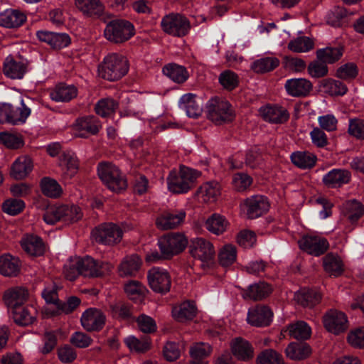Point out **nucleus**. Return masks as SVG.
<instances>
[{
	"instance_id": "f257e3e1",
	"label": "nucleus",
	"mask_w": 364,
	"mask_h": 364,
	"mask_svg": "<svg viewBox=\"0 0 364 364\" xmlns=\"http://www.w3.org/2000/svg\"><path fill=\"white\" fill-rule=\"evenodd\" d=\"M128 70V60L124 56L117 53H110L105 56L98 67L99 75L109 81L120 79Z\"/></svg>"
},
{
	"instance_id": "f03ea898",
	"label": "nucleus",
	"mask_w": 364,
	"mask_h": 364,
	"mask_svg": "<svg viewBox=\"0 0 364 364\" xmlns=\"http://www.w3.org/2000/svg\"><path fill=\"white\" fill-rule=\"evenodd\" d=\"M200 173L186 166H181L178 171H172L167 178L168 190L173 193H187L194 185Z\"/></svg>"
},
{
	"instance_id": "7ed1b4c3",
	"label": "nucleus",
	"mask_w": 364,
	"mask_h": 364,
	"mask_svg": "<svg viewBox=\"0 0 364 364\" xmlns=\"http://www.w3.org/2000/svg\"><path fill=\"white\" fill-rule=\"evenodd\" d=\"M97 173L103 183L113 192H119L127 186L124 176L118 167L112 163H100Z\"/></svg>"
},
{
	"instance_id": "20e7f679",
	"label": "nucleus",
	"mask_w": 364,
	"mask_h": 364,
	"mask_svg": "<svg viewBox=\"0 0 364 364\" xmlns=\"http://www.w3.org/2000/svg\"><path fill=\"white\" fill-rule=\"evenodd\" d=\"M206 108L208 119L216 124L230 122L235 117L230 104L219 97L211 98Z\"/></svg>"
},
{
	"instance_id": "39448f33",
	"label": "nucleus",
	"mask_w": 364,
	"mask_h": 364,
	"mask_svg": "<svg viewBox=\"0 0 364 364\" xmlns=\"http://www.w3.org/2000/svg\"><path fill=\"white\" fill-rule=\"evenodd\" d=\"M161 26L166 33L175 37H183L191 29L188 19L178 13H171L164 16L161 19Z\"/></svg>"
},
{
	"instance_id": "423d86ee",
	"label": "nucleus",
	"mask_w": 364,
	"mask_h": 364,
	"mask_svg": "<svg viewBox=\"0 0 364 364\" xmlns=\"http://www.w3.org/2000/svg\"><path fill=\"white\" fill-rule=\"evenodd\" d=\"M188 245V240L181 233L167 234L158 240V246L165 259H171L182 252Z\"/></svg>"
},
{
	"instance_id": "0eeeda50",
	"label": "nucleus",
	"mask_w": 364,
	"mask_h": 364,
	"mask_svg": "<svg viewBox=\"0 0 364 364\" xmlns=\"http://www.w3.org/2000/svg\"><path fill=\"white\" fill-rule=\"evenodd\" d=\"M95 241L104 245L113 246L121 242L123 237L122 228L113 223H105L92 232Z\"/></svg>"
},
{
	"instance_id": "6e6552de",
	"label": "nucleus",
	"mask_w": 364,
	"mask_h": 364,
	"mask_svg": "<svg viewBox=\"0 0 364 364\" xmlns=\"http://www.w3.org/2000/svg\"><path fill=\"white\" fill-rule=\"evenodd\" d=\"M105 38L114 43H122L134 35V26L126 20H114L109 22L104 31Z\"/></svg>"
},
{
	"instance_id": "1a4fd4ad",
	"label": "nucleus",
	"mask_w": 364,
	"mask_h": 364,
	"mask_svg": "<svg viewBox=\"0 0 364 364\" xmlns=\"http://www.w3.org/2000/svg\"><path fill=\"white\" fill-rule=\"evenodd\" d=\"M77 264L81 275L86 277H99L109 274L113 266L106 262L95 260L91 257L77 258Z\"/></svg>"
},
{
	"instance_id": "9d476101",
	"label": "nucleus",
	"mask_w": 364,
	"mask_h": 364,
	"mask_svg": "<svg viewBox=\"0 0 364 364\" xmlns=\"http://www.w3.org/2000/svg\"><path fill=\"white\" fill-rule=\"evenodd\" d=\"M30 114L31 109L24 104L23 100L18 107H14L9 103H0V123H9L14 125L23 124Z\"/></svg>"
},
{
	"instance_id": "9b49d317",
	"label": "nucleus",
	"mask_w": 364,
	"mask_h": 364,
	"mask_svg": "<svg viewBox=\"0 0 364 364\" xmlns=\"http://www.w3.org/2000/svg\"><path fill=\"white\" fill-rule=\"evenodd\" d=\"M189 252L194 259L201 261L203 265L210 264L215 255L213 245L202 237L194 238L191 241Z\"/></svg>"
},
{
	"instance_id": "f8f14e48",
	"label": "nucleus",
	"mask_w": 364,
	"mask_h": 364,
	"mask_svg": "<svg viewBox=\"0 0 364 364\" xmlns=\"http://www.w3.org/2000/svg\"><path fill=\"white\" fill-rule=\"evenodd\" d=\"M325 328L330 333L339 335L348 327V318L345 313L337 309H330L323 317Z\"/></svg>"
},
{
	"instance_id": "ddd939ff",
	"label": "nucleus",
	"mask_w": 364,
	"mask_h": 364,
	"mask_svg": "<svg viewBox=\"0 0 364 364\" xmlns=\"http://www.w3.org/2000/svg\"><path fill=\"white\" fill-rule=\"evenodd\" d=\"M147 279L150 288L155 292L165 294L171 288V277L166 269L154 267L147 274Z\"/></svg>"
},
{
	"instance_id": "4468645a",
	"label": "nucleus",
	"mask_w": 364,
	"mask_h": 364,
	"mask_svg": "<svg viewBox=\"0 0 364 364\" xmlns=\"http://www.w3.org/2000/svg\"><path fill=\"white\" fill-rule=\"evenodd\" d=\"M273 312L269 307L257 304L249 308L247 314V322L252 326L264 327L272 321Z\"/></svg>"
},
{
	"instance_id": "2eb2a0df",
	"label": "nucleus",
	"mask_w": 364,
	"mask_h": 364,
	"mask_svg": "<svg viewBox=\"0 0 364 364\" xmlns=\"http://www.w3.org/2000/svg\"><path fill=\"white\" fill-rule=\"evenodd\" d=\"M299 247L309 255L318 257L323 255L328 248L327 240L319 235H307L299 240Z\"/></svg>"
},
{
	"instance_id": "dca6fc26",
	"label": "nucleus",
	"mask_w": 364,
	"mask_h": 364,
	"mask_svg": "<svg viewBox=\"0 0 364 364\" xmlns=\"http://www.w3.org/2000/svg\"><path fill=\"white\" fill-rule=\"evenodd\" d=\"M183 210L165 211L159 215L156 219V225L160 230H166L179 226L186 218Z\"/></svg>"
},
{
	"instance_id": "f3484780",
	"label": "nucleus",
	"mask_w": 364,
	"mask_h": 364,
	"mask_svg": "<svg viewBox=\"0 0 364 364\" xmlns=\"http://www.w3.org/2000/svg\"><path fill=\"white\" fill-rule=\"evenodd\" d=\"M106 317L103 312L95 308L87 309L82 315L80 321L87 331H98L105 323Z\"/></svg>"
},
{
	"instance_id": "a211bd4d",
	"label": "nucleus",
	"mask_w": 364,
	"mask_h": 364,
	"mask_svg": "<svg viewBox=\"0 0 364 364\" xmlns=\"http://www.w3.org/2000/svg\"><path fill=\"white\" fill-rule=\"evenodd\" d=\"M267 199L262 196H254L247 198L242 204L248 218L254 219L261 216L269 209Z\"/></svg>"
},
{
	"instance_id": "6ab92c4d",
	"label": "nucleus",
	"mask_w": 364,
	"mask_h": 364,
	"mask_svg": "<svg viewBox=\"0 0 364 364\" xmlns=\"http://www.w3.org/2000/svg\"><path fill=\"white\" fill-rule=\"evenodd\" d=\"M101 127L95 117L87 116L76 119L73 124V130L75 132L76 136L85 138L90 134H96Z\"/></svg>"
},
{
	"instance_id": "aec40b11",
	"label": "nucleus",
	"mask_w": 364,
	"mask_h": 364,
	"mask_svg": "<svg viewBox=\"0 0 364 364\" xmlns=\"http://www.w3.org/2000/svg\"><path fill=\"white\" fill-rule=\"evenodd\" d=\"M28 291L25 287H14L4 291L3 300L11 311L22 306L28 300Z\"/></svg>"
},
{
	"instance_id": "412c9836",
	"label": "nucleus",
	"mask_w": 364,
	"mask_h": 364,
	"mask_svg": "<svg viewBox=\"0 0 364 364\" xmlns=\"http://www.w3.org/2000/svg\"><path fill=\"white\" fill-rule=\"evenodd\" d=\"M28 63L26 60L14 58L12 55L6 58L4 63V73L11 79H21L27 72Z\"/></svg>"
},
{
	"instance_id": "4be33fe9",
	"label": "nucleus",
	"mask_w": 364,
	"mask_h": 364,
	"mask_svg": "<svg viewBox=\"0 0 364 364\" xmlns=\"http://www.w3.org/2000/svg\"><path fill=\"white\" fill-rule=\"evenodd\" d=\"M351 179V173L344 168H333L323 175L322 182L329 188H337L347 184Z\"/></svg>"
},
{
	"instance_id": "5701e85b",
	"label": "nucleus",
	"mask_w": 364,
	"mask_h": 364,
	"mask_svg": "<svg viewBox=\"0 0 364 364\" xmlns=\"http://www.w3.org/2000/svg\"><path fill=\"white\" fill-rule=\"evenodd\" d=\"M36 36L39 41L46 43L54 49H62L70 43V36L65 33L38 31Z\"/></svg>"
},
{
	"instance_id": "b1692460",
	"label": "nucleus",
	"mask_w": 364,
	"mask_h": 364,
	"mask_svg": "<svg viewBox=\"0 0 364 364\" xmlns=\"http://www.w3.org/2000/svg\"><path fill=\"white\" fill-rule=\"evenodd\" d=\"M26 21V14L20 10L6 9L0 13V26L6 28H17Z\"/></svg>"
},
{
	"instance_id": "393cba45",
	"label": "nucleus",
	"mask_w": 364,
	"mask_h": 364,
	"mask_svg": "<svg viewBox=\"0 0 364 364\" xmlns=\"http://www.w3.org/2000/svg\"><path fill=\"white\" fill-rule=\"evenodd\" d=\"M284 87L292 97H305L311 90L312 83L305 78H292L286 81Z\"/></svg>"
},
{
	"instance_id": "a878e982",
	"label": "nucleus",
	"mask_w": 364,
	"mask_h": 364,
	"mask_svg": "<svg viewBox=\"0 0 364 364\" xmlns=\"http://www.w3.org/2000/svg\"><path fill=\"white\" fill-rule=\"evenodd\" d=\"M232 354L240 360L248 361L254 357V348L247 340L237 337L231 342Z\"/></svg>"
},
{
	"instance_id": "bb28decb",
	"label": "nucleus",
	"mask_w": 364,
	"mask_h": 364,
	"mask_svg": "<svg viewBox=\"0 0 364 364\" xmlns=\"http://www.w3.org/2000/svg\"><path fill=\"white\" fill-rule=\"evenodd\" d=\"M259 114L267 122L284 123L289 117L287 110L282 107L267 105L259 109Z\"/></svg>"
},
{
	"instance_id": "cd10ccee",
	"label": "nucleus",
	"mask_w": 364,
	"mask_h": 364,
	"mask_svg": "<svg viewBox=\"0 0 364 364\" xmlns=\"http://www.w3.org/2000/svg\"><path fill=\"white\" fill-rule=\"evenodd\" d=\"M77 89L73 85L60 83L57 85L50 92L52 100L57 102H67L76 97Z\"/></svg>"
},
{
	"instance_id": "c85d7f7f",
	"label": "nucleus",
	"mask_w": 364,
	"mask_h": 364,
	"mask_svg": "<svg viewBox=\"0 0 364 364\" xmlns=\"http://www.w3.org/2000/svg\"><path fill=\"white\" fill-rule=\"evenodd\" d=\"M23 250L31 256H41L45 252V245L41 238L33 234H27L21 240Z\"/></svg>"
},
{
	"instance_id": "c756f323",
	"label": "nucleus",
	"mask_w": 364,
	"mask_h": 364,
	"mask_svg": "<svg viewBox=\"0 0 364 364\" xmlns=\"http://www.w3.org/2000/svg\"><path fill=\"white\" fill-rule=\"evenodd\" d=\"M179 106L189 117L196 118L202 113L201 105L197 101L196 95L191 93L183 95L181 97Z\"/></svg>"
},
{
	"instance_id": "7c9ffc66",
	"label": "nucleus",
	"mask_w": 364,
	"mask_h": 364,
	"mask_svg": "<svg viewBox=\"0 0 364 364\" xmlns=\"http://www.w3.org/2000/svg\"><path fill=\"white\" fill-rule=\"evenodd\" d=\"M20 260L9 254L0 257V274L4 277H16L20 272Z\"/></svg>"
},
{
	"instance_id": "2f4dec72",
	"label": "nucleus",
	"mask_w": 364,
	"mask_h": 364,
	"mask_svg": "<svg viewBox=\"0 0 364 364\" xmlns=\"http://www.w3.org/2000/svg\"><path fill=\"white\" fill-rule=\"evenodd\" d=\"M221 193V187L216 181L203 184L198 191V195L204 203L215 202Z\"/></svg>"
},
{
	"instance_id": "473e14b6",
	"label": "nucleus",
	"mask_w": 364,
	"mask_h": 364,
	"mask_svg": "<svg viewBox=\"0 0 364 364\" xmlns=\"http://www.w3.org/2000/svg\"><path fill=\"white\" fill-rule=\"evenodd\" d=\"M272 290V287L265 282L255 283L248 287L242 293V296L254 301L262 300L268 296Z\"/></svg>"
},
{
	"instance_id": "72a5a7b5",
	"label": "nucleus",
	"mask_w": 364,
	"mask_h": 364,
	"mask_svg": "<svg viewBox=\"0 0 364 364\" xmlns=\"http://www.w3.org/2000/svg\"><path fill=\"white\" fill-rule=\"evenodd\" d=\"M33 169V162L27 156H21L14 162L11 175L16 179L25 178Z\"/></svg>"
},
{
	"instance_id": "f704fd0d",
	"label": "nucleus",
	"mask_w": 364,
	"mask_h": 364,
	"mask_svg": "<svg viewBox=\"0 0 364 364\" xmlns=\"http://www.w3.org/2000/svg\"><path fill=\"white\" fill-rule=\"evenodd\" d=\"M196 314V308L193 302L184 301L172 309V315L175 320L184 322L191 320Z\"/></svg>"
},
{
	"instance_id": "c9c22d12",
	"label": "nucleus",
	"mask_w": 364,
	"mask_h": 364,
	"mask_svg": "<svg viewBox=\"0 0 364 364\" xmlns=\"http://www.w3.org/2000/svg\"><path fill=\"white\" fill-rule=\"evenodd\" d=\"M59 164L66 178L75 176L79 168V162L75 154L73 152L64 153L60 159Z\"/></svg>"
},
{
	"instance_id": "e433bc0d",
	"label": "nucleus",
	"mask_w": 364,
	"mask_h": 364,
	"mask_svg": "<svg viewBox=\"0 0 364 364\" xmlns=\"http://www.w3.org/2000/svg\"><path fill=\"white\" fill-rule=\"evenodd\" d=\"M320 294L316 290L303 289L294 294L295 301L304 307L311 308L321 300Z\"/></svg>"
},
{
	"instance_id": "4c0bfd02",
	"label": "nucleus",
	"mask_w": 364,
	"mask_h": 364,
	"mask_svg": "<svg viewBox=\"0 0 364 364\" xmlns=\"http://www.w3.org/2000/svg\"><path fill=\"white\" fill-rule=\"evenodd\" d=\"M141 264L140 257L136 255L127 256L119 267V274L121 277L134 275Z\"/></svg>"
},
{
	"instance_id": "58836bf2",
	"label": "nucleus",
	"mask_w": 364,
	"mask_h": 364,
	"mask_svg": "<svg viewBox=\"0 0 364 364\" xmlns=\"http://www.w3.org/2000/svg\"><path fill=\"white\" fill-rule=\"evenodd\" d=\"M291 162L298 168L308 169L314 167L317 157L309 151H295L291 154Z\"/></svg>"
},
{
	"instance_id": "ea45409f",
	"label": "nucleus",
	"mask_w": 364,
	"mask_h": 364,
	"mask_svg": "<svg viewBox=\"0 0 364 364\" xmlns=\"http://www.w3.org/2000/svg\"><path fill=\"white\" fill-rule=\"evenodd\" d=\"M343 54L341 47H326L318 49L316 52V58L326 64H333L338 61Z\"/></svg>"
},
{
	"instance_id": "a19ab883",
	"label": "nucleus",
	"mask_w": 364,
	"mask_h": 364,
	"mask_svg": "<svg viewBox=\"0 0 364 364\" xmlns=\"http://www.w3.org/2000/svg\"><path fill=\"white\" fill-rule=\"evenodd\" d=\"M14 321L20 326H28L35 321V311L33 307H18L11 310Z\"/></svg>"
},
{
	"instance_id": "79ce46f5",
	"label": "nucleus",
	"mask_w": 364,
	"mask_h": 364,
	"mask_svg": "<svg viewBox=\"0 0 364 364\" xmlns=\"http://www.w3.org/2000/svg\"><path fill=\"white\" fill-rule=\"evenodd\" d=\"M311 353V348L306 343H291L286 348L287 355L291 360H301L308 358Z\"/></svg>"
},
{
	"instance_id": "37998d69",
	"label": "nucleus",
	"mask_w": 364,
	"mask_h": 364,
	"mask_svg": "<svg viewBox=\"0 0 364 364\" xmlns=\"http://www.w3.org/2000/svg\"><path fill=\"white\" fill-rule=\"evenodd\" d=\"M323 268L331 276L338 277L343 272V264L338 255L328 254L323 257Z\"/></svg>"
},
{
	"instance_id": "c03bdc74",
	"label": "nucleus",
	"mask_w": 364,
	"mask_h": 364,
	"mask_svg": "<svg viewBox=\"0 0 364 364\" xmlns=\"http://www.w3.org/2000/svg\"><path fill=\"white\" fill-rule=\"evenodd\" d=\"M76 7L87 16L100 15L104 10L99 0H75Z\"/></svg>"
},
{
	"instance_id": "a18cd8bd",
	"label": "nucleus",
	"mask_w": 364,
	"mask_h": 364,
	"mask_svg": "<svg viewBox=\"0 0 364 364\" xmlns=\"http://www.w3.org/2000/svg\"><path fill=\"white\" fill-rule=\"evenodd\" d=\"M219 264L223 267H229L234 264L237 259L236 247L231 244L222 246L218 253Z\"/></svg>"
},
{
	"instance_id": "49530a36",
	"label": "nucleus",
	"mask_w": 364,
	"mask_h": 364,
	"mask_svg": "<svg viewBox=\"0 0 364 364\" xmlns=\"http://www.w3.org/2000/svg\"><path fill=\"white\" fill-rule=\"evenodd\" d=\"M228 225V223L225 217L217 213L213 214L205 222L206 229L215 235L223 233Z\"/></svg>"
},
{
	"instance_id": "de8ad7c7",
	"label": "nucleus",
	"mask_w": 364,
	"mask_h": 364,
	"mask_svg": "<svg viewBox=\"0 0 364 364\" xmlns=\"http://www.w3.org/2000/svg\"><path fill=\"white\" fill-rule=\"evenodd\" d=\"M163 73L173 82L177 83L184 82L188 77L186 69L176 64H168L163 68Z\"/></svg>"
},
{
	"instance_id": "09e8293b",
	"label": "nucleus",
	"mask_w": 364,
	"mask_h": 364,
	"mask_svg": "<svg viewBox=\"0 0 364 364\" xmlns=\"http://www.w3.org/2000/svg\"><path fill=\"white\" fill-rule=\"evenodd\" d=\"M212 351L211 346L206 343H197L190 348V355L193 364H202L203 359L208 357Z\"/></svg>"
},
{
	"instance_id": "8fccbe9b",
	"label": "nucleus",
	"mask_w": 364,
	"mask_h": 364,
	"mask_svg": "<svg viewBox=\"0 0 364 364\" xmlns=\"http://www.w3.org/2000/svg\"><path fill=\"white\" fill-rule=\"evenodd\" d=\"M287 330L289 335L297 340L307 339L311 333L310 326L303 321L289 325Z\"/></svg>"
},
{
	"instance_id": "3c124183",
	"label": "nucleus",
	"mask_w": 364,
	"mask_h": 364,
	"mask_svg": "<svg viewBox=\"0 0 364 364\" xmlns=\"http://www.w3.org/2000/svg\"><path fill=\"white\" fill-rule=\"evenodd\" d=\"M314 41L307 36H299L288 43V48L295 53H306L313 49Z\"/></svg>"
},
{
	"instance_id": "603ef678",
	"label": "nucleus",
	"mask_w": 364,
	"mask_h": 364,
	"mask_svg": "<svg viewBox=\"0 0 364 364\" xmlns=\"http://www.w3.org/2000/svg\"><path fill=\"white\" fill-rule=\"evenodd\" d=\"M279 64V60L275 57H264L255 60L251 68L256 73L269 72L276 68Z\"/></svg>"
},
{
	"instance_id": "864d4df0",
	"label": "nucleus",
	"mask_w": 364,
	"mask_h": 364,
	"mask_svg": "<svg viewBox=\"0 0 364 364\" xmlns=\"http://www.w3.org/2000/svg\"><path fill=\"white\" fill-rule=\"evenodd\" d=\"M42 193L50 198L59 197L62 193V188L54 179L48 177L43 178L41 181Z\"/></svg>"
},
{
	"instance_id": "5fc2aeb1",
	"label": "nucleus",
	"mask_w": 364,
	"mask_h": 364,
	"mask_svg": "<svg viewBox=\"0 0 364 364\" xmlns=\"http://www.w3.org/2000/svg\"><path fill=\"white\" fill-rule=\"evenodd\" d=\"M321 87L324 92L330 95H343L348 90L344 83L333 79H326L323 80Z\"/></svg>"
},
{
	"instance_id": "6e6d98bb",
	"label": "nucleus",
	"mask_w": 364,
	"mask_h": 364,
	"mask_svg": "<svg viewBox=\"0 0 364 364\" xmlns=\"http://www.w3.org/2000/svg\"><path fill=\"white\" fill-rule=\"evenodd\" d=\"M118 107V103L111 98H105L99 100L95 105L96 113L102 117H107L113 114Z\"/></svg>"
},
{
	"instance_id": "4d7b16f0",
	"label": "nucleus",
	"mask_w": 364,
	"mask_h": 364,
	"mask_svg": "<svg viewBox=\"0 0 364 364\" xmlns=\"http://www.w3.org/2000/svg\"><path fill=\"white\" fill-rule=\"evenodd\" d=\"M63 205H50L45 210L43 220L47 224H55L58 221L63 220Z\"/></svg>"
},
{
	"instance_id": "13d9d810",
	"label": "nucleus",
	"mask_w": 364,
	"mask_h": 364,
	"mask_svg": "<svg viewBox=\"0 0 364 364\" xmlns=\"http://www.w3.org/2000/svg\"><path fill=\"white\" fill-rule=\"evenodd\" d=\"M124 291L132 300H138L144 297L146 287L137 281H130L124 286Z\"/></svg>"
},
{
	"instance_id": "bf43d9fd",
	"label": "nucleus",
	"mask_w": 364,
	"mask_h": 364,
	"mask_svg": "<svg viewBox=\"0 0 364 364\" xmlns=\"http://www.w3.org/2000/svg\"><path fill=\"white\" fill-rule=\"evenodd\" d=\"M124 342L131 350H134L137 353H144L151 347V343L149 339L139 340L132 336L127 337L124 339Z\"/></svg>"
},
{
	"instance_id": "052dcab7",
	"label": "nucleus",
	"mask_w": 364,
	"mask_h": 364,
	"mask_svg": "<svg viewBox=\"0 0 364 364\" xmlns=\"http://www.w3.org/2000/svg\"><path fill=\"white\" fill-rule=\"evenodd\" d=\"M219 82L222 87L228 90L235 89L239 83V78L236 73L227 70L221 73L219 75Z\"/></svg>"
},
{
	"instance_id": "680f3d73",
	"label": "nucleus",
	"mask_w": 364,
	"mask_h": 364,
	"mask_svg": "<svg viewBox=\"0 0 364 364\" xmlns=\"http://www.w3.org/2000/svg\"><path fill=\"white\" fill-rule=\"evenodd\" d=\"M257 364H283L282 356L272 349L262 352L257 358Z\"/></svg>"
},
{
	"instance_id": "e2e57ef3",
	"label": "nucleus",
	"mask_w": 364,
	"mask_h": 364,
	"mask_svg": "<svg viewBox=\"0 0 364 364\" xmlns=\"http://www.w3.org/2000/svg\"><path fill=\"white\" fill-rule=\"evenodd\" d=\"M309 75L314 78H320L328 75V68L327 65L321 60H316L311 62L307 68Z\"/></svg>"
},
{
	"instance_id": "0e129e2a",
	"label": "nucleus",
	"mask_w": 364,
	"mask_h": 364,
	"mask_svg": "<svg viewBox=\"0 0 364 364\" xmlns=\"http://www.w3.org/2000/svg\"><path fill=\"white\" fill-rule=\"evenodd\" d=\"M0 141L7 148L12 149H19L24 144L20 135L7 132H0Z\"/></svg>"
},
{
	"instance_id": "69168bd1",
	"label": "nucleus",
	"mask_w": 364,
	"mask_h": 364,
	"mask_svg": "<svg viewBox=\"0 0 364 364\" xmlns=\"http://www.w3.org/2000/svg\"><path fill=\"white\" fill-rule=\"evenodd\" d=\"M358 73L357 65L354 63H347L337 69L336 76L340 79L347 80L355 78Z\"/></svg>"
},
{
	"instance_id": "338daca9",
	"label": "nucleus",
	"mask_w": 364,
	"mask_h": 364,
	"mask_svg": "<svg viewBox=\"0 0 364 364\" xmlns=\"http://www.w3.org/2000/svg\"><path fill=\"white\" fill-rule=\"evenodd\" d=\"M347 340L348 343L358 348H364V327L356 328L349 332Z\"/></svg>"
},
{
	"instance_id": "774afa93",
	"label": "nucleus",
	"mask_w": 364,
	"mask_h": 364,
	"mask_svg": "<svg viewBox=\"0 0 364 364\" xmlns=\"http://www.w3.org/2000/svg\"><path fill=\"white\" fill-rule=\"evenodd\" d=\"M348 132L350 135L364 140V120L359 118L350 119Z\"/></svg>"
}]
</instances>
